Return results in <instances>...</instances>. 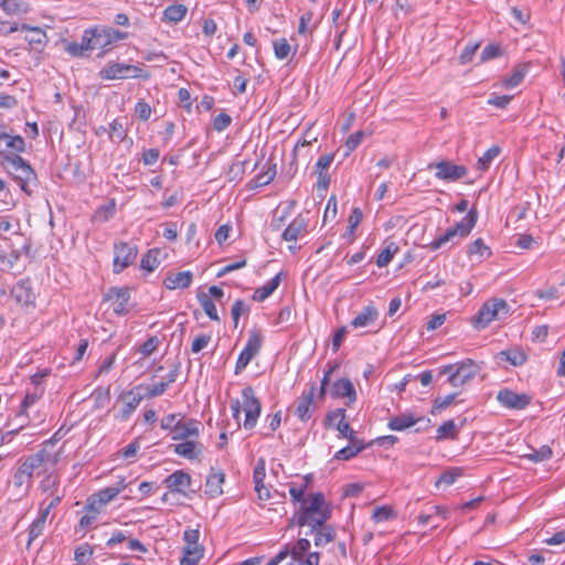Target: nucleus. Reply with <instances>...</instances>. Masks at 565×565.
I'll list each match as a JSON object with an SVG mask.
<instances>
[{
	"instance_id": "1",
	"label": "nucleus",
	"mask_w": 565,
	"mask_h": 565,
	"mask_svg": "<svg viewBox=\"0 0 565 565\" xmlns=\"http://www.w3.org/2000/svg\"><path fill=\"white\" fill-rule=\"evenodd\" d=\"M56 441L51 438L44 441L41 449L35 454L29 455L19 460V467L13 475V484L15 488L26 487L32 484L34 475L40 473V469L47 471L50 468L56 466L60 460V454L55 450Z\"/></svg>"
},
{
	"instance_id": "2",
	"label": "nucleus",
	"mask_w": 565,
	"mask_h": 565,
	"mask_svg": "<svg viewBox=\"0 0 565 565\" xmlns=\"http://www.w3.org/2000/svg\"><path fill=\"white\" fill-rule=\"evenodd\" d=\"M242 403L238 399L231 401L232 415L239 426L241 412H245V419L243 427L247 430L253 429L260 416L262 404L260 401L255 396V392L252 386H246L242 390Z\"/></svg>"
},
{
	"instance_id": "3",
	"label": "nucleus",
	"mask_w": 565,
	"mask_h": 565,
	"mask_svg": "<svg viewBox=\"0 0 565 565\" xmlns=\"http://www.w3.org/2000/svg\"><path fill=\"white\" fill-rule=\"evenodd\" d=\"M478 220V211L471 209L467 215L452 227L446 230V232L438 238L430 243L433 250L441 248L445 244L451 243L452 245L458 244L462 238L467 237L472 228L475 227Z\"/></svg>"
},
{
	"instance_id": "4",
	"label": "nucleus",
	"mask_w": 565,
	"mask_h": 565,
	"mask_svg": "<svg viewBox=\"0 0 565 565\" xmlns=\"http://www.w3.org/2000/svg\"><path fill=\"white\" fill-rule=\"evenodd\" d=\"M481 366L471 359H466L455 364L444 365L438 369V376L448 375L447 382L452 387H459L476 377Z\"/></svg>"
},
{
	"instance_id": "5",
	"label": "nucleus",
	"mask_w": 565,
	"mask_h": 565,
	"mask_svg": "<svg viewBox=\"0 0 565 565\" xmlns=\"http://www.w3.org/2000/svg\"><path fill=\"white\" fill-rule=\"evenodd\" d=\"M510 307L508 302L500 298L487 300L478 313L473 317V324L477 329H484L492 321L505 318L509 315Z\"/></svg>"
},
{
	"instance_id": "6",
	"label": "nucleus",
	"mask_w": 565,
	"mask_h": 565,
	"mask_svg": "<svg viewBox=\"0 0 565 565\" xmlns=\"http://www.w3.org/2000/svg\"><path fill=\"white\" fill-rule=\"evenodd\" d=\"M4 160L10 164L12 169V173L14 175V180L19 183L21 190L31 194L32 190L29 188L31 183H35L36 173L33 168L29 164L26 160H24L19 154H4L3 151L0 152Z\"/></svg>"
},
{
	"instance_id": "7",
	"label": "nucleus",
	"mask_w": 565,
	"mask_h": 565,
	"mask_svg": "<svg viewBox=\"0 0 565 565\" xmlns=\"http://www.w3.org/2000/svg\"><path fill=\"white\" fill-rule=\"evenodd\" d=\"M102 79H126V78H147L148 74L143 68L117 62H108L99 72Z\"/></svg>"
},
{
	"instance_id": "8",
	"label": "nucleus",
	"mask_w": 565,
	"mask_h": 565,
	"mask_svg": "<svg viewBox=\"0 0 565 565\" xmlns=\"http://www.w3.org/2000/svg\"><path fill=\"white\" fill-rule=\"evenodd\" d=\"M263 342L264 338L258 329H253L249 331L247 343L243 351L239 353L238 359L236 361L235 374H239L243 370L246 369L249 362L260 351Z\"/></svg>"
},
{
	"instance_id": "9",
	"label": "nucleus",
	"mask_w": 565,
	"mask_h": 565,
	"mask_svg": "<svg viewBox=\"0 0 565 565\" xmlns=\"http://www.w3.org/2000/svg\"><path fill=\"white\" fill-rule=\"evenodd\" d=\"M429 170L435 171V178L447 182H455L465 178L468 170L465 166L455 164L449 160H441L438 162L429 163Z\"/></svg>"
},
{
	"instance_id": "10",
	"label": "nucleus",
	"mask_w": 565,
	"mask_h": 565,
	"mask_svg": "<svg viewBox=\"0 0 565 565\" xmlns=\"http://www.w3.org/2000/svg\"><path fill=\"white\" fill-rule=\"evenodd\" d=\"M137 246L126 242H118L114 244V273L119 274L125 268L130 266L137 257Z\"/></svg>"
},
{
	"instance_id": "11",
	"label": "nucleus",
	"mask_w": 565,
	"mask_h": 565,
	"mask_svg": "<svg viewBox=\"0 0 565 565\" xmlns=\"http://www.w3.org/2000/svg\"><path fill=\"white\" fill-rule=\"evenodd\" d=\"M104 300L110 302L117 316L129 312L130 289L128 287H110L104 295Z\"/></svg>"
},
{
	"instance_id": "12",
	"label": "nucleus",
	"mask_w": 565,
	"mask_h": 565,
	"mask_svg": "<svg viewBox=\"0 0 565 565\" xmlns=\"http://www.w3.org/2000/svg\"><path fill=\"white\" fill-rule=\"evenodd\" d=\"M93 38L94 30L87 29L84 31L79 43L75 41H67L65 39H63L61 43L68 55L73 57H84L94 50Z\"/></svg>"
},
{
	"instance_id": "13",
	"label": "nucleus",
	"mask_w": 565,
	"mask_h": 565,
	"mask_svg": "<svg viewBox=\"0 0 565 565\" xmlns=\"http://www.w3.org/2000/svg\"><path fill=\"white\" fill-rule=\"evenodd\" d=\"M497 399L505 408L520 411L527 407L532 398L525 393L518 394L509 388H503L499 391Z\"/></svg>"
},
{
	"instance_id": "14",
	"label": "nucleus",
	"mask_w": 565,
	"mask_h": 565,
	"mask_svg": "<svg viewBox=\"0 0 565 565\" xmlns=\"http://www.w3.org/2000/svg\"><path fill=\"white\" fill-rule=\"evenodd\" d=\"M118 399L124 404L122 407L117 413H115L114 417L117 420L126 422L130 418V416L135 413L141 403L142 396L138 393H135L134 391H127L122 392Z\"/></svg>"
},
{
	"instance_id": "15",
	"label": "nucleus",
	"mask_w": 565,
	"mask_h": 565,
	"mask_svg": "<svg viewBox=\"0 0 565 565\" xmlns=\"http://www.w3.org/2000/svg\"><path fill=\"white\" fill-rule=\"evenodd\" d=\"M333 418H339V422L335 424V428L341 434V436L349 439L352 444L356 443L355 431L350 427L349 423L345 422V411L338 408L333 412H330L326 417V424L333 426Z\"/></svg>"
},
{
	"instance_id": "16",
	"label": "nucleus",
	"mask_w": 565,
	"mask_h": 565,
	"mask_svg": "<svg viewBox=\"0 0 565 565\" xmlns=\"http://www.w3.org/2000/svg\"><path fill=\"white\" fill-rule=\"evenodd\" d=\"M315 391H316V386H315V384H312L310 390L307 393H302L301 397L297 402L295 415L301 422H307L312 416Z\"/></svg>"
},
{
	"instance_id": "17",
	"label": "nucleus",
	"mask_w": 565,
	"mask_h": 565,
	"mask_svg": "<svg viewBox=\"0 0 565 565\" xmlns=\"http://www.w3.org/2000/svg\"><path fill=\"white\" fill-rule=\"evenodd\" d=\"M164 483L172 492L184 494L191 484V476L183 470H177L164 479Z\"/></svg>"
},
{
	"instance_id": "18",
	"label": "nucleus",
	"mask_w": 565,
	"mask_h": 565,
	"mask_svg": "<svg viewBox=\"0 0 565 565\" xmlns=\"http://www.w3.org/2000/svg\"><path fill=\"white\" fill-rule=\"evenodd\" d=\"M225 475L221 469L212 468L205 482V493L211 498H216L223 493V483Z\"/></svg>"
},
{
	"instance_id": "19",
	"label": "nucleus",
	"mask_w": 565,
	"mask_h": 565,
	"mask_svg": "<svg viewBox=\"0 0 565 565\" xmlns=\"http://www.w3.org/2000/svg\"><path fill=\"white\" fill-rule=\"evenodd\" d=\"M200 422L196 419H189L186 422L180 420L179 425L172 433L173 440H188L190 437H199Z\"/></svg>"
},
{
	"instance_id": "20",
	"label": "nucleus",
	"mask_w": 565,
	"mask_h": 565,
	"mask_svg": "<svg viewBox=\"0 0 565 565\" xmlns=\"http://www.w3.org/2000/svg\"><path fill=\"white\" fill-rule=\"evenodd\" d=\"M11 297L17 303L28 306L33 303L34 295L29 280H19L11 289Z\"/></svg>"
},
{
	"instance_id": "21",
	"label": "nucleus",
	"mask_w": 565,
	"mask_h": 565,
	"mask_svg": "<svg viewBox=\"0 0 565 565\" xmlns=\"http://www.w3.org/2000/svg\"><path fill=\"white\" fill-rule=\"evenodd\" d=\"M330 394L333 398L348 397L349 403H353L356 399V392L353 383L349 379L344 377L333 383Z\"/></svg>"
},
{
	"instance_id": "22",
	"label": "nucleus",
	"mask_w": 565,
	"mask_h": 565,
	"mask_svg": "<svg viewBox=\"0 0 565 565\" xmlns=\"http://www.w3.org/2000/svg\"><path fill=\"white\" fill-rule=\"evenodd\" d=\"M331 512L329 508L315 512V514L308 516H298L297 524L299 526L308 525L311 530H317L322 526H327L326 522L330 519Z\"/></svg>"
},
{
	"instance_id": "23",
	"label": "nucleus",
	"mask_w": 565,
	"mask_h": 565,
	"mask_svg": "<svg viewBox=\"0 0 565 565\" xmlns=\"http://www.w3.org/2000/svg\"><path fill=\"white\" fill-rule=\"evenodd\" d=\"M307 220L302 215H297L282 232V239L286 242H296L298 237L306 232Z\"/></svg>"
},
{
	"instance_id": "24",
	"label": "nucleus",
	"mask_w": 565,
	"mask_h": 565,
	"mask_svg": "<svg viewBox=\"0 0 565 565\" xmlns=\"http://www.w3.org/2000/svg\"><path fill=\"white\" fill-rule=\"evenodd\" d=\"M276 163L273 160H268L264 164V171L258 173L250 182L249 189H256L269 184L276 177Z\"/></svg>"
},
{
	"instance_id": "25",
	"label": "nucleus",
	"mask_w": 565,
	"mask_h": 565,
	"mask_svg": "<svg viewBox=\"0 0 565 565\" xmlns=\"http://www.w3.org/2000/svg\"><path fill=\"white\" fill-rule=\"evenodd\" d=\"M173 451L189 460L196 459L202 454V445L193 440H184L183 443L173 445Z\"/></svg>"
},
{
	"instance_id": "26",
	"label": "nucleus",
	"mask_w": 565,
	"mask_h": 565,
	"mask_svg": "<svg viewBox=\"0 0 565 565\" xmlns=\"http://www.w3.org/2000/svg\"><path fill=\"white\" fill-rule=\"evenodd\" d=\"M377 309L374 306L369 305L356 315V317L351 321V326L353 328H364L374 323L377 320Z\"/></svg>"
},
{
	"instance_id": "27",
	"label": "nucleus",
	"mask_w": 565,
	"mask_h": 565,
	"mask_svg": "<svg viewBox=\"0 0 565 565\" xmlns=\"http://www.w3.org/2000/svg\"><path fill=\"white\" fill-rule=\"evenodd\" d=\"M282 273H278L270 280H268L264 286L257 288L253 294V300L257 302H263L266 300L280 285Z\"/></svg>"
},
{
	"instance_id": "28",
	"label": "nucleus",
	"mask_w": 565,
	"mask_h": 565,
	"mask_svg": "<svg viewBox=\"0 0 565 565\" xmlns=\"http://www.w3.org/2000/svg\"><path fill=\"white\" fill-rule=\"evenodd\" d=\"M193 280V274L189 270L179 271L166 278L164 285L168 289L188 288Z\"/></svg>"
},
{
	"instance_id": "29",
	"label": "nucleus",
	"mask_w": 565,
	"mask_h": 565,
	"mask_svg": "<svg viewBox=\"0 0 565 565\" xmlns=\"http://www.w3.org/2000/svg\"><path fill=\"white\" fill-rule=\"evenodd\" d=\"M326 500L324 495L321 492L315 493L310 501L303 505L300 507V511L298 516H308L311 514H315V512H318L320 510L326 509Z\"/></svg>"
},
{
	"instance_id": "30",
	"label": "nucleus",
	"mask_w": 565,
	"mask_h": 565,
	"mask_svg": "<svg viewBox=\"0 0 565 565\" xmlns=\"http://www.w3.org/2000/svg\"><path fill=\"white\" fill-rule=\"evenodd\" d=\"M497 359L499 361H507L513 366H520L525 363L526 355L519 348H512L498 352Z\"/></svg>"
},
{
	"instance_id": "31",
	"label": "nucleus",
	"mask_w": 565,
	"mask_h": 565,
	"mask_svg": "<svg viewBox=\"0 0 565 565\" xmlns=\"http://www.w3.org/2000/svg\"><path fill=\"white\" fill-rule=\"evenodd\" d=\"M423 419L424 418H415L411 414H401L395 417H392L387 426L392 430L402 431L414 426L417 422Z\"/></svg>"
},
{
	"instance_id": "32",
	"label": "nucleus",
	"mask_w": 565,
	"mask_h": 565,
	"mask_svg": "<svg viewBox=\"0 0 565 565\" xmlns=\"http://www.w3.org/2000/svg\"><path fill=\"white\" fill-rule=\"evenodd\" d=\"M311 544L308 539H299L294 545L285 544L284 548L286 552H289V556L292 557L294 561L305 559V554L308 553Z\"/></svg>"
},
{
	"instance_id": "33",
	"label": "nucleus",
	"mask_w": 565,
	"mask_h": 565,
	"mask_svg": "<svg viewBox=\"0 0 565 565\" xmlns=\"http://www.w3.org/2000/svg\"><path fill=\"white\" fill-rule=\"evenodd\" d=\"M21 31L31 32V35L25 38L30 45H33L35 47L44 46L47 42V35L45 31L39 26H31L29 24L23 23L21 24Z\"/></svg>"
},
{
	"instance_id": "34",
	"label": "nucleus",
	"mask_w": 565,
	"mask_h": 565,
	"mask_svg": "<svg viewBox=\"0 0 565 565\" xmlns=\"http://www.w3.org/2000/svg\"><path fill=\"white\" fill-rule=\"evenodd\" d=\"M315 533L313 542L317 547H323L335 539V530L331 525L311 530Z\"/></svg>"
},
{
	"instance_id": "35",
	"label": "nucleus",
	"mask_w": 565,
	"mask_h": 565,
	"mask_svg": "<svg viewBox=\"0 0 565 565\" xmlns=\"http://www.w3.org/2000/svg\"><path fill=\"white\" fill-rule=\"evenodd\" d=\"M202 556L203 548L200 545H185L180 563L181 565H196Z\"/></svg>"
},
{
	"instance_id": "36",
	"label": "nucleus",
	"mask_w": 565,
	"mask_h": 565,
	"mask_svg": "<svg viewBox=\"0 0 565 565\" xmlns=\"http://www.w3.org/2000/svg\"><path fill=\"white\" fill-rule=\"evenodd\" d=\"M188 8L184 4H172L164 9L163 20L171 23H178L186 15Z\"/></svg>"
},
{
	"instance_id": "37",
	"label": "nucleus",
	"mask_w": 565,
	"mask_h": 565,
	"mask_svg": "<svg viewBox=\"0 0 565 565\" xmlns=\"http://www.w3.org/2000/svg\"><path fill=\"white\" fill-rule=\"evenodd\" d=\"M501 148L499 146H492L489 148L482 157H480L477 161L476 169L479 171H487L492 161L500 154Z\"/></svg>"
},
{
	"instance_id": "38",
	"label": "nucleus",
	"mask_w": 565,
	"mask_h": 565,
	"mask_svg": "<svg viewBox=\"0 0 565 565\" xmlns=\"http://www.w3.org/2000/svg\"><path fill=\"white\" fill-rule=\"evenodd\" d=\"M468 254L470 257H476L477 260L480 262L483 258L490 256L491 252L482 238H477L469 245Z\"/></svg>"
},
{
	"instance_id": "39",
	"label": "nucleus",
	"mask_w": 565,
	"mask_h": 565,
	"mask_svg": "<svg viewBox=\"0 0 565 565\" xmlns=\"http://www.w3.org/2000/svg\"><path fill=\"white\" fill-rule=\"evenodd\" d=\"M397 252L398 246L394 242L388 243L386 247L383 250H381V253L376 257L375 263L377 267L382 268L387 266Z\"/></svg>"
},
{
	"instance_id": "40",
	"label": "nucleus",
	"mask_w": 565,
	"mask_h": 565,
	"mask_svg": "<svg viewBox=\"0 0 565 565\" xmlns=\"http://www.w3.org/2000/svg\"><path fill=\"white\" fill-rule=\"evenodd\" d=\"M527 73V66L525 64L518 65L511 76L504 79V86L507 88H513L522 83Z\"/></svg>"
},
{
	"instance_id": "41",
	"label": "nucleus",
	"mask_w": 565,
	"mask_h": 565,
	"mask_svg": "<svg viewBox=\"0 0 565 565\" xmlns=\"http://www.w3.org/2000/svg\"><path fill=\"white\" fill-rule=\"evenodd\" d=\"M552 455V449L547 445H544L539 449H531V452L525 454L522 457L533 462H542L548 460Z\"/></svg>"
},
{
	"instance_id": "42",
	"label": "nucleus",
	"mask_w": 565,
	"mask_h": 565,
	"mask_svg": "<svg viewBox=\"0 0 565 565\" xmlns=\"http://www.w3.org/2000/svg\"><path fill=\"white\" fill-rule=\"evenodd\" d=\"M198 300L203 308L204 312L207 315V317L211 320L220 321V317L216 311V307L213 302V300L205 294H201L198 296Z\"/></svg>"
},
{
	"instance_id": "43",
	"label": "nucleus",
	"mask_w": 565,
	"mask_h": 565,
	"mask_svg": "<svg viewBox=\"0 0 565 565\" xmlns=\"http://www.w3.org/2000/svg\"><path fill=\"white\" fill-rule=\"evenodd\" d=\"M160 254L159 249H150L148 250L141 258L140 266L142 269L148 271H153L160 264L158 260V255Z\"/></svg>"
},
{
	"instance_id": "44",
	"label": "nucleus",
	"mask_w": 565,
	"mask_h": 565,
	"mask_svg": "<svg viewBox=\"0 0 565 565\" xmlns=\"http://www.w3.org/2000/svg\"><path fill=\"white\" fill-rule=\"evenodd\" d=\"M0 7L8 14H19L28 11L26 4L20 0H0Z\"/></svg>"
},
{
	"instance_id": "45",
	"label": "nucleus",
	"mask_w": 565,
	"mask_h": 565,
	"mask_svg": "<svg viewBox=\"0 0 565 565\" xmlns=\"http://www.w3.org/2000/svg\"><path fill=\"white\" fill-rule=\"evenodd\" d=\"M395 515L396 514L392 508H390L387 505H382V507H376L373 510L372 520L375 523H381V522H385L390 519L395 518Z\"/></svg>"
},
{
	"instance_id": "46",
	"label": "nucleus",
	"mask_w": 565,
	"mask_h": 565,
	"mask_svg": "<svg viewBox=\"0 0 565 565\" xmlns=\"http://www.w3.org/2000/svg\"><path fill=\"white\" fill-rule=\"evenodd\" d=\"M120 492V488L116 487H107L94 495L98 499L99 505H105L109 503L111 500H114Z\"/></svg>"
},
{
	"instance_id": "47",
	"label": "nucleus",
	"mask_w": 565,
	"mask_h": 565,
	"mask_svg": "<svg viewBox=\"0 0 565 565\" xmlns=\"http://www.w3.org/2000/svg\"><path fill=\"white\" fill-rule=\"evenodd\" d=\"M365 448L364 445L356 446L355 443L352 446H347L335 452L334 458L338 460H349L355 457L360 451Z\"/></svg>"
},
{
	"instance_id": "48",
	"label": "nucleus",
	"mask_w": 565,
	"mask_h": 565,
	"mask_svg": "<svg viewBox=\"0 0 565 565\" xmlns=\"http://www.w3.org/2000/svg\"><path fill=\"white\" fill-rule=\"evenodd\" d=\"M93 555V548L89 544H82L75 548L74 559L79 565H86Z\"/></svg>"
},
{
	"instance_id": "49",
	"label": "nucleus",
	"mask_w": 565,
	"mask_h": 565,
	"mask_svg": "<svg viewBox=\"0 0 565 565\" xmlns=\"http://www.w3.org/2000/svg\"><path fill=\"white\" fill-rule=\"evenodd\" d=\"M249 312V306L242 299H237L232 305L231 315L234 321V327L236 328L238 324V320L242 315Z\"/></svg>"
},
{
	"instance_id": "50",
	"label": "nucleus",
	"mask_w": 565,
	"mask_h": 565,
	"mask_svg": "<svg viewBox=\"0 0 565 565\" xmlns=\"http://www.w3.org/2000/svg\"><path fill=\"white\" fill-rule=\"evenodd\" d=\"M109 137L115 142H121L126 138V130L119 120L115 119L110 122Z\"/></svg>"
},
{
	"instance_id": "51",
	"label": "nucleus",
	"mask_w": 565,
	"mask_h": 565,
	"mask_svg": "<svg viewBox=\"0 0 565 565\" xmlns=\"http://www.w3.org/2000/svg\"><path fill=\"white\" fill-rule=\"evenodd\" d=\"M290 44L285 38L274 41V53L278 60H285L290 53Z\"/></svg>"
},
{
	"instance_id": "52",
	"label": "nucleus",
	"mask_w": 565,
	"mask_h": 565,
	"mask_svg": "<svg viewBox=\"0 0 565 565\" xmlns=\"http://www.w3.org/2000/svg\"><path fill=\"white\" fill-rule=\"evenodd\" d=\"M456 435V424L452 419L446 420L437 429L436 439H445L447 437H454Z\"/></svg>"
},
{
	"instance_id": "53",
	"label": "nucleus",
	"mask_w": 565,
	"mask_h": 565,
	"mask_svg": "<svg viewBox=\"0 0 565 565\" xmlns=\"http://www.w3.org/2000/svg\"><path fill=\"white\" fill-rule=\"evenodd\" d=\"M45 527V523L42 522V519H35L30 527H29V539L26 546L30 547L31 543L38 539L40 535H42Z\"/></svg>"
},
{
	"instance_id": "54",
	"label": "nucleus",
	"mask_w": 565,
	"mask_h": 565,
	"mask_svg": "<svg viewBox=\"0 0 565 565\" xmlns=\"http://www.w3.org/2000/svg\"><path fill=\"white\" fill-rule=\"evenodd\" d=\"M266 477L265 460L259 458L253 472V480L255 488L264 486V479Z\"/></svg>"
},
{
	"instance_id": "55",
	"label": "nucleus",
	"mask_w": 565,
	"mask_h": 565,
	"mask_svg": "<svg viewBox=\"0 0 565 565\" xmlns=\"http://www.w3.org/2000/svg\"><path fill=\"white\" fill-rule=\"evenodd\" d=\"M502 53H503L502 49L499 44H494V43L488 44L481 53V61L486 62V61L499 57L502 55Z\"/></svg>"
},
{
	"instance_id": "56",
	"label": "nucleus",
	"mask_w": 565,
	"mask_h": 565,
	"mask_svg": "<svg viewBox=\"0 0 565 565\" xmlns=\"http://www.w3.org/2000/svg\"><path fill=\"white\" fill-rule=\"evenodd\" d=\"M307 490V483H302L300 487H296L291 484L289 488V493L291 495L294 503H301V505L306 504L305 492Z\"/></svg>"
},
{
	"instance_id": "57",
	"label": "nucleus",
	"mask_w": 565,
	"mask_h": 565,
	"mask_svg": "<svg viewBox=\"0 0 565 565\" xmlns=\"http://www.w3.org/2000/svg\"><path fill=\"white\" fill-rule=\"evenodd\" d=\"M211 340H212L211 334H199V335H196L193 339V341H192L191 351L193 353L201 352L203 349H205L209 345Z\"/></svg>"
},
{
	"instance_id": "58",
	"label": "nucleus",
	"mask_w": 565,
	"mask_h": 565,
	"mask_svg": "<svg viewBox=\"0 0 565 565\" xmlns=\"http://www.w3.org/2000/svg\"><path fill=\"white\" fill-rule=\"evenodd\" d=\"M458 396V393H451L444 397H436L433 405V412L435 411H443L446 409L448 406L451 405V403L455 401V398Z\"/></svg>"
},
{
	"instance_id": "59",
	"label": "nucleus",
	"mask_w": 565,
	"mask_h": 565,
	"mask_svg": "<svg viewBox=\"0 0 565 565\" xmlns=\"http://www.w3.org/2000/svg\"><path fill=\"white\" fill-rule=\"evenodd\" d=\"M363 138H364V132L362 130H359V131L350 135L345 141L347 154H349L351 151L355 150L359 147V145L363 141Z\"/></svg>"
},
{
	"instance_id": "60",
	"label": "nucleus",
	"mask_w": 565,
	"mask_h": 565,
	"mask_svg": "<svg viewBox=\"0 0 565 565\" xmlns=\"http://www.w3.org/2000/svg\"><path fill=\"white\" fill-rule=\"evenodd\" d=\"M232 122V118L226 113L218 114L213 121V128L221 132L224 131Z\"/></svg>"
},
{
	"instance_id": "61",
	"label": "nucleus",
	"mask_w": 565,
	"mask_h": 565,
	"mask_svg": "<svg viewBox=\"0 0 565 565\" xmlns=\"http://www.w3.org/2000/svg\"><path fill=\"white\" fill-rule=\"evenodd\" d=\"M94 38H93V45L94 50L96 49H105L109 45V40H106L104 29H97L94 28Z\"/></svg>"
},
{
	"instance_id": "62",
	"label": "nucleus",
	"mask_w": 565,
	"mask_h": 565,
	"mask_svg": "<svg viewBox=\"0 0 565 565\" xmlns=\"http://www.w3.org/2000/svg\"><path fill=\"white\" fill-rule=\"evenodd\" d=\"M135 113L141 120H148L151 115V107L145 100H139L135 106Z\"/></svg>"
},
{
	"instance_id": "63",
	"label": "nucleus",
	"mask_w": 565,
	"mask_h": 565,
	"mask_svg": "<svg viewBox=\"0 0 565 565\" xmlns=\"http://www.w3.org/2000/svg\"><path fill=\"white\" fill-rule=\"evenodd\" d=\"M180 420L177 414H169L161 419L160 426L162 429L173 433Z\"/></svg>"
},
{
	"instance_id": "64",
	"label": "nucleus",
	"mask_w": 565,
	"mask_h": 565,
	"mask_svg": "<svg viewBox=\"0 0 565 565\" xmlns=\"http://www.w3.org/2000/svg\"><path fill=\"white\" fill-rule=\"evenodd\" d=\"M479 44L478 43H469L465 46L462 50L459 61L461 64H467L472 60V56L475 55L476 51L478 50Z\"/></svg>"
}]
</instances>
